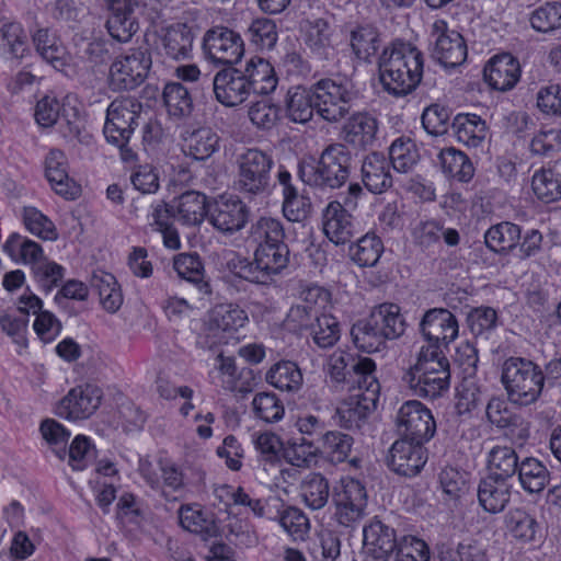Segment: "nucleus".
Instances as JSON below:
<instances>
[{
  "instance_id": "obj_1",
  "label": "nucleus",
  "mask_w": 561,
  "mask_h": 561,
  "mask_svg": "<svg viewBox=\"0 0 561 561\" xmlns=\"http://www.w3.org/2000/svg\"><path fill=\"white\" fill-rule=\"evenodd\" d=\"M423 54L410 43L394 42L378 59L382 89L394 98L407 96L420 84L423 76Z\"/></svg>"
},
{
  "instance_id": "obj_2",
  "label": "nucleus",
  "mask_w": 561,
  "mask_h": 561,
  "mask_svg": "<svg viewBox=\"0 0 561 561\" xmlns=\"http://www.w3.org/2000/svg\"><path fill=\"white\" fill-rule=\"evenodd\" d=\"M354 170V154L342 142L328 145L318 160L301 159L297 164L299 179L305 184L321 191L343 187Z\"/></svg>"
},
{
  "instance_id": "obj_3",
  "label": "nucleus",
  "mask_w": 561,
  "mask_h": 561,
  "mask_svg": "<svg viewBox=\"0 0 561 561\" xmlns=\"http://www.w3.org/2000/svg\"><path fill=\"white\" fill-rule=\"evenodd\" d=\"M501 382L511 403L528 407L536 403L542 393L543 369L528 358L511 356L503 363Z\"/></svg>"
},
{
  "instance_id": "obj_4",
  "label": "nucleus",
  "mask_w": 561,
  "mask_h": 561,
  "mask_svg": "<svg viewBox=\"0 0 561 561\" xmlns=\"http://www.w3.org/2000/svg\"><path fill=\"white\" fill-rule=\"evenodd\" d=\"M142 104L131 96L113 100L107 110L103 127L106 141L119 149L125 162H134L137 153L129 146L130 138L139 124Z\"/></svg>"
},
{
  "instance_id": "obj_5",
  "label": "nucleus",
  "mask_w": 561,
  "mask_h": 561,
  "mask_svg": "<svg viewBox=\"0 0 561 561\" xmlns=\"http://www.w3.org/2000/svg\"><path fill=\"white\" fill-rule=\"evenodd\" d=\"M236 164L234 188L243 197L255 199L271 194L273 188L271 171L275 164L271 151L248 148L237 156Z\"/></svg>"
},
{
  "instance_id": "obj_6",
  "label": "nucleus",
  "mask_w": 561,
  "mask_h": 561,
  "mask_svg": "<svg viewBox=\"0 0 561 561\" xmlns=\"http://www.w3.org/2000/svg\"><path fill=\"white\" fill-rule=\"evenodd\" d=\"M152 66L147 45L133 47L118 55L110 67L108 83L113 91H128L139 87Z\"/></svg>"
},
{
  "instance_id": "obj_7",
  "label": "nucleus",
  "mask_w": 561,
  "mask_h": 561,
  "mask_svg": "<svg viewBox=\"0 0 561 561\" xmlns=\"http://www.w3.org/2000/svg\"><path fill=\"white\" fill-rule=\"evenodd\" d=\"M285 237L283 222L273 217H260L249 230V240L256 245L254 252L284 270L290 261Z\"/></svg>"
},
{
  "instance_id": "obj_8",
  "label": "nucleus",
  "mask_w": 561,
  "mask_h": 561,
  "mask_svg": "<svg viewBox=\"0 0 561 561\" xmlns=\"http://www.w3.org/2000/svg\"><path fill=\"white\" fill-rule=\"evenodd\" d=\"M316 112L329 123H337L352 111L358 95L347 82L321 79L312 84Z\"/></svg>"
},
{
  "instance_id": "obj_9",
  "label": "nucleus",
  "mask_w": 561,
  "mask_h": 561,
  "mask_svg": "<svg viewBox=\"0 0 561 561\" xmlns=\"http://www.w3.org/2000/svg\"><path fill=\"white\" fill-rule=\"evenodd\" d=\"M202 47L207 60L225 67L233 66L244 54L240 34L226 26H215L206 31Z\"/></svg>"
},
{
  "instance_id": "obj_10",
  "label": "nucleus",
  "mask_w": 561,
  "mask_h": 561,
  "mask_svg": "<svg viewBox=\"0 0 561 561\" xmlns=\"http://www.w3.org/2000/svg\"><path fill=\"white\" fill-rule=\"evenodd\" d=\"M396 424L401 438L419 444L427 443L436 432L431 410L416 400H409L400 407Z\"/></svg>"
},
{
  "instance_id": "obj_11",
  "label": "nucleus",
  "mask_w": 561,
  "mask_h": 561,
  "mask_svg": "<svg viewBox=\"0 0 561 561\" xmlns=\"http://www.w3.org/2000/svg\"><path fill=\"white\" fill-rule=\"evenodd\" d=\"M250 209L238 196H220L208 206V222L218 232L231 236L249 221Z\"/></svg>"
},
{
  "instance_id": "obj_12",
  "label": "nucleus",
  "mask_w": 561,
  "mask_h": 561,
  "mask_svg": "<svg viewBox=\"0 0 561 561\" xmlns=\"http://www.w3.org/2000/svg\"><path fill=\"white\" fill-rule=\"evenodd\" d=\"M419 331L427 342L426 346L447 347L457 336L459 324L456 316L446 308H432L424 312Z\"/></svg>"
},
{
  "instance_id": "obj_13",
  "label": "nucleus",
  "mask_w": 561,
  "mask_h": 561,
  "mask_svg": "<svg viewBox=\"0 0 561 561\" xmlns=\"http://www.w3.org/2000/svg\"><path fill=\"white\" fill-rule=\"evenodd\" d=\"M379 123L376 116L366 111L352 113L340 131V139L345 147L367 150L377 142Z\"/></svg>"
},
{
  "instance_id": "obj_14",
  "label": "nucleus",
  "mask_w": 561,
  "mask_h": 561,
  "mask_svg": "<svg viewBox=\"0 0 561 561\" xmlns=\"http://www.w3.org/2000/svg\"><path fill=\"white\" fill-rule=\"evenodd\" d=\"M424 444L400 438L389 449L388 468L399 476L412 478L420 473L427 460Z\"/></svg>"
},
{
  "instance_id": "obj_15",
  "label": "nucleus",
  "mask_w": 561,
  "mask_h": 561,
  "mask_svg": "<svg viewBox=\"0 0 561 561\" xmlns=\"http://www.w3.org/2000/svg\"><path fill=\"white\" fill-rule=\"evenodd\" d=\"M102 390L94 385L72 388L60 401L57 414L69 420H83L92 415L101 404Z\"/></svg>"
},
{
  "instance_id": "obj_16",
  "label": "nucleus",
  "mask_w": 561,
  "mask_h": 561,
  "mask_svg": "<svg viewBox=\"0 0 561 561\" xmlns=\"http://www.w3.org/2000/svg\"><path fill=\"white\" fill-rule=\"evenodd\" d=\"M213 90L216 100L229 107L240 105L251 94L243 71L233 66L224 67L215 75Z\"/></svg>"
},
{
  "instance_id": "obj_17",
  "label": "nucleus",
  "mask_w": 561,
  "mask_h": 561,
  "mask_svg": "<svg viewBox=\"0 0 561 561\" xmlns=\"http://www.w3.org/2000/svg\"><path fill=\"white\" fill-rule=\"evenodd\" d=\"M437 34L433 57L445 68H456L467 58V45L462 35L457 31L446 30L444 21H436L433 25Z\"/></svg>"
},
{
  "instance_id": "obj_18",
  "label": "nucleus",
  "mask_w": 561,
  "mask_h": 561,
  "mask_svg": "<svg viewBox=\"0 0 561 561\" xmlns=\"http://www.w3.org/2000/svg\"><path fill=\"white\" fill-rule=\"evenodd\" d=\"M363 543L367 556L375 561H388L399 539L392 527L374 517L363 528Z\"/></svg>"
},
{
  "instance_id": "obj_19",
  "label": "nucleus",
  "mask_w": 561,
  "mask_h": 561,
  "mask_svg": "<svg viewBox=\"0 0 561 561\" xmlns=\"http://www.w3.org/2000/svg\"><path fill=\"white\" fill-rule=\"evenodd\" d=\"M378 400L375 394L368 392L366 397L351 394L335 409L332 419L336 425L350 430H362L368 417L377 408Z\"/></svg>"
},
{
  "instance_id": "obj_20",
  "label": "nucleus",
  "mask_w": 561,
  "mask_h": 561,
  "mask_svg": "<svg viewBox=\"0 0 561 561\" xmlns=\"http://www.w3.org/2000/svg\"><path fill=\"white\" fill-rule=\"evenodd\" d=\"M484 80L497 91L513 89L520 78L518 60L510 53H503L492 57L483 70Z\"/></svg>"
},
{
  "instance_id": "obj_21",
  "label": "nucleus",
  "mask_w": 561,
  "mask_h": 561,
  "mask_svg": "<svg viewBox=\"0 0 561 561\" xmlns=\"http://www.w3.org/2000/svg\"><path fill=\"white\" fill-rule=\"evenodd\" d=\"M45 176L53 190L66 199H76L80 187L68 174V160L60 149H50L45 158Z\"/></svg>"
},
{
  "instance_id": "obj_22",
  "label": "nucleus",
  "mask_w": 561,
  "mask_h": 561,
  "mask_svg": "<svg viewBox=\"0 0 561 561\" xmlns=\"http://www.w3.org/2000/svg\"><path fill=\"white\" fill-rule=\"evenodd\" d=\"M513 482L485 476L477 488L479 506L489 514L502 513L511 502Z\"/></svg>"
},
{
  "instance_id": "obj_23",
  "label": "nucleus",
  "mask_w": 561,
  "mask_h": 561,
  "mask_svg": "<svg viewBox=\"0 0 561 561\" xmlns=\"http://www.w3.org/2000/svg\"><path fill=\"white\" fill-rule=\"evenodd\" d=\"M391 162L381 152L373 151L362 161L364 186L373 194H381L392 186Z\"/></svg>"
},
{
  "instance_id": "obj_24",
  "label": "nucleus",
  "mask_w": 561,
  "mask_h": 561,
  "mask_svg": "<svg viewBox=\"0 0 561 561\" xmlns=\"http://www.w3.org/2000/svg\"><path fill=\"white\" fill-rule=\"evenodd\" d=\"M322 219L323 231L333 243L344 244L353 237V217L341 202H330L323 209Z\"/></svg>"
},
{
  "instance_id": "obj_25",
  "label": "nucleus",
  "mask_w": 561,
  "mask_h": 561,
  "mask_svg": "<svg viewBox=\"0 0 561 561\" xmlns=\"http://www.w3.org/2000/svg\"><path fill=\"white\" fill-rule=\"evenodd\" d=\"M316 99L313 89L302 85L290 87L284 98L285 117L295 124H307L313 117Z\"/></svg>"
},
{
  "instance_id": "obj_26",
  "label": "nucleus",
  "mask_w": 561,
  "mask_h": 561,
  "mask_svg": "<svg viewBox=\"0 0 561 561\" xmlns=\"http://www.w3.org/2000/svg\"><path fill=\"white\" fill-rule=\"evenodd\" d=\"M485 413L488 420L499 428L516 434L519 440H525L529 436L528 423L522 415L514 413L508 404L501 398H492L489 400Z\"/></svg>"
},
{
  "instance_id": "obj_27",
  "label": "nucleus",
  "mask_w": 561,
  "mask_h": 561,
  "mask_svg": "<svg viewBox=\"0 0 561 561\" xmlns=\"http://www.w3.org/2000/svg\"><path fill=\"white\" fill-rule=\"evenodd\" d=\"M284 271L273 262L254 252L253 261L240 259L233 263V274L250 283L267 285L274 280V277Z\"/></svg>"
},
{
  "instance_id": "obj_28",
  "label": "nucleus",
  "mask_w": 561,
  "mask_h": 561,
  "mask_svg": "<svg viewBox=\"0 0 561 561\" xmlns=\"http://www.w3.org/2000/svg\"><path fill=\"white\" fill-rule=\"evenodd\" d=\"M268 502H273L276 508V515L270 519L277 520L294 540H305L310 530V522L306 514L296 506L285 505L278 497H271Z\"/></svg>"
},
{
  "instance_id": "obj_29",
  "label": "nucleus",
  "mask_w": 561,
  "mask_h": 561,
  "mask_svg": "<svg viewBox=\"0 0 561 561\" xmlns=\"http://www.w3.org/2000/svg\"><path fill=\"white\" fill-rule=\"evenodd\" d=\"M38 55L56 70L68 65V54L58 36L47 27L37 28L32 35Z\"/></svg>"
},
{
  "instance_id": "obj_30",
  "label": "nucleus",
  "mask_w": 561,
  "mask_h": 561,
  "mask_svg": "<svg viewBox=\"0 0 561 561\" xmlns=\"http://www.w3.org/2000/svg\"><path fill=\"white\" fill-rule=\"evenodd\" d=\"M522 239V229L511 221H501L491 226L484 233L486 248L500 255H506L517 248Z\"/></svg>"
},
{
  "instance_id": "obj_31",
  "label": "nucleus",
  "mask_w": 561,
  "mask_h": 561,
  "mask_svg": "<svg viewBox=\"0 0 561 561\" xmlns=\"http://www.w3.org/2000/svg\"><path fill=\"white\" fill-rule=\"evenodd\" d=\"M250 93L270 94L275 91L278 79L273 66L261 57H253L243 71Z\"/></svg>"
},
{
  "instance_id": "obj_32",
  "label": "nucleus",
  "mask_w": 561,
  "mask_h": 561,
  "mask_svg": "<svg viewBox=\"0 0 561 561\" xmlns=\"http://www.w3.org/2000/svg\"><path fill=\"white\" fill-rule=\"evenodd\" d=\"M437 164L445 176L468 183L474 175V168L469 157L454 148L442 149L437 154Z\"/></svg>"
},
{
  "instance_id": "obj_33",
  "label": "nucleus",
  "mask_w": 561,
  "mask_h": 561,
  "mask_svg": "<svg viewBox=\"0 0 561 561\" xmlns=\"http://www.w3.org/2000/svg\"><path fill=\"white\" fill-rule=\"evenodd\" d=\"M179 518L184 529L198 534L204 539L216 537L219 534L214 514L203 510L198 504L181 506Z\"/></svg>"
},
{
  "instance_id": "obj_34",
  "label": "nucleus",
  "mask_w": 561,
  "mask_h": 561,
  "mask_svg": "<svg viewBox=\"0 0 561 561\" xmlns=\"http://www.w3.org/2000/svg\"><path fill=\"white\" fill-rule=\"evenodd\" d=\"M194 34L185 23H175L165 30L162 46L167 56L174 60L188 59L192 56Z\"/></svg>"
},
{
  "instance_id": "obj_35",
  "label": "nucleus",
  "mask_w": 561,
  "mask_h": 561,
  "mask_svg": "<svg viewBox=\"0 0 561 561\" xmlns=\"http://www.w3.org/2000/svg\"><path fill=\"white\" fill-rule=\"evenodd\" d=\"M377 330L388 340L400 337L405 331V320L396 304H381L368 317Z\"/></svg>"
},
{
  "instance_id": "obj_36",
  "label": "nucleus",
  "mask_w": 561,
  "mask_h": 561,
  "mask_svg": "<svg viewBox=\"0 0 561 561\" xmlns=\"http://www.w3.org/2000/svg\"><path fill=\"white\" fill-rule=\"evenodd\" d=\"M346 382L352 387L356 385L355 396L366 397L370 392L375 394V400H379L380 385L376 377V364L371 358L358 356L352 364Z\"/></svg>"
},
{
  "instance_id": "obj_37",
  "label": "nucleus",
  "mask_w": 561,
  "mask_h": 561,
  "mask_svg": "<svg viewBox=\"0 0 561 561\" xmlns=\"http://www.w3.org/2000/svg\"><path fill=\"white\" fill-rule=\"evenodd\" d=\"M535 195L543 203L561 199V159L549 168L537 171L531 180Z\"/></svg>"
},
{
  "instance_id": "obj_38",
  "label": "nucleus",
  "mask_w": 561,
  "mask_h": 561,
  "mask_svg": "<svg viewBox=\"0 0 561 561\" xmlns=\"http://www.w3.org/2000/svg\"><path fill=\"white\" fill-rule=\"evenodd\" d=\"M519 465V457L511 446L496 445L488 453V476L512 482Z\"/></svg>"
},
{
  "instance_id": "obj_39",
  "label": "nucleus",
  "mask_w": 561,
  "mask_h": 561,
  "mask_svg": "<svg viewBox=\"0 0 561 561\" xmlns=\"http://www.w3.org/2000/svg\"><path fill=\"white\" fill-rule=\"evenodd\" d=\"M173 268L179 277L185 279L198 289L203 295L211 293L210 285L205 280V268L197 253H180L173 260Z\"/></svg>"
},
{
  "instance_id": "obj_40",
  "label": "nucleus",
  "mask_w": 561,
  "mask_h": 561,
  "mask_svg": "<svg viewBox=\"0 0 561 561\" xmlns=\"http://www.w3.org/2000/svg\"><path fill=\"white\" fill-rule=\"evenodd\" d=\"M516 473H518L520 486L529 494L543 491L551 478L547 467L534 457L522 459Z\"/></svg>"
},
{
  "instance_id": "obj_41",
  "label": "nucleus",
  "mask_w": 561,
  "mask_h": 561,
  "mask_svg": "<svg viewBox=\"0 0 561 561\" xmlns=\"http://www.w3.org/2000/svg\"><path fill=\"white\" fill-rule=\"evenodd\" d=\"M353 445L354 438L350 434L340 431H327L317 439L319 454L323 455L332 463L346 461Z\"/></svg>"
},
{
  "instance_id": "obj_42",
  "label": "nucleus",
  "mask_w": 561,
  "mask_h": 561,
  "mask_svg": "<svg viewBox=\"0 0 561 561\" xmlns=\"http://www.w3.org/2000/svg\"><path fill=\"white\" fill-rule=\"evenodd\" d=\"M451 128L459 142L469 147H478L486 136L485 122L476 114H458L451 123Z\"/></svg>"
},
{
  "instance_id": "obj_43",
  "label": "nucleus",
  "mask_w": 561,
  "mask_h": 561,
  "mask_svg": "<svg viewBox=\"0 0 561 561\" xmlns=\"http://www.w3.org/2000/svg\"><path fill=\"white\" fill-rule=\"evenodd\" d=\"M385 247L380 237L367 232L348 249L352 261L359 267H374L380 260Z\"/></svg>"
},
{
  "instance_id": "obj_44",
  "label": "nucleus",
  "mask_w": 561,
  "mask_h": 561,
  "mask_svg": "<svg viewBox=\"0 0 561 561\" xmlns=\"http://www.w3.org/2000/svg\"><path fill=\"white\" fill-rule=\"evenodd\" d=\"M3 250L14 261H21L25 264H32V268L39 262H44L47 257L43 254L42 247L16 232L10 234L3 244Z\"/></svg>"
},
{
  "instance_id": "obj_45",
  "label": "nucleus",
  "mask_w": 561,
  "mask_h": 561,
  "mask_svg": "<svg viewBox=\"0 0 561 561\" xmlns=\"http://www.w3.org/2000/svg\"><path fill=\"white\" fill-rule=\"evenodd\" d=\"M403 381L412 390L413 394L426 399H436L448 390L449 385L438 376L435 380L423 371H415L411 367L403 376Z\"/></svg>"
},
{
  "instance_id": "obj_46",
  "label": "nucleus",
  "mask_w": 561,
  "mask_h": 561,
  "mask_svg": "<svg viewBox=\"0 0 561 561\" xmlns=\"http://www.w3.org/2000/svg\"><path fill=\"white\" fill-rule=\"evenodd\" d=\"M413 367L415 371H423L435 379L440 376L443 381L450 383L449 362L443 351H437V347L422 346Z\"/></svg>"
},
{
  "instance_id": "obj_47",
  "label": "nucleus",
  "mask_w": 561,
  "mask_h": 561,
  "mask_svg": "<svg viewBox=\"0 0 561 561\" xmlns=\"http://www.w3.org/2000/svg\"><path fill=\"white\" fill-rule=\"evenodd\" d=\"M208 201L206 195L196 191H187L179 198L178 213L184 224L199 225L204 218H208Z\"/></svg>"
},
{
  "instance_id": "obj_48",
  "label": "nucleus",
  "mask_w": 561,
  "mask_h": 561,
  "mask_svg": "<svg viewBox=\"0 0 561 561\" xmlns=\"http://www.w3.org/2000/svg\"><path fill=\"white\" fill-rule=\"evenodd\" d=\"M91 287L98 291L105 310L116 312L123 304V295L115 276L100 271L91 278Z\"/></svg>"
},
{
  "instance_id": "obj_49",
  "label": "nucleus",
  "mask_w": 561,
  "mask_h": 561,
  "mask_svg": "<svg viewBox=\"0 0 561 561\" xmlns=\"http://www.w3.org/2000/svg\"><path fill=\"white\" fill-rule=\"evenodd\" d=\"M91 287L98 291L105 310L116 312L123 304V295L115 276L100 271L91 278Z\"/></svg>"
},
{
  "instance_id": "obj_50",
  "label": "nucleus",
  "mask_w": 561,
  "mask_h": 561,
  "mask_svg": "<svg viewBox=\"0 0 561 561\" xmlns=\"http://www.w3.org/2000/svg\"><path fill=\"white\" fill-rule=\"evenodd\" d=\"M380 34L373 25H359L351 32V47L355 56L370 62L380 47Z\"/></svg>"
},
{
  "instance_id": "obj_51",
  "label": "nucleus",
  "mask_w": 561,
  "mask_h": 561,
  "mask_svg": "<svg viewBox=\"0 0 561 561\" xmlns=\"http://www.w3.org/2000/svg\"><path fill=\"white\" fill-rule=\"evenodd\" d=\"M305 44L317 59H330L334 48L331 44L329 23L323 19L316 20L306 33Z\"/></svg>"
},
{
  "instance_id": "obj_52",
  "label": "nucleus",
  "mask_w": 561,
  "mask_h": 561,
  "mask_svg": "<svg viewBox=\"0 0 561 561\" xmlns=\"http://www.w3.org/2000/svg\"><path fill=\"white\" fill-rule=\"evenodd\" d=\"M266 381L282 391H297L302 383V374L296 363L283 360L270 368Z\"/></svg>"
},
{
  "instance_id": "obj_53",
  "label": "nucleus",
  "mask_w": 561,
  "mask_h": 561,
  "mask_svg": "<svg viewBox=\"0 0 561 561\" xmlns=\"http://www.w3.org/2000/svg\"><path fill=\"white\" fill-rule=\"evenodd\" d=\"M351 335L353 343L362 352L375 353L386 347L387 339L375 328L369 318L353 324Z\"/></svg>"
},
{
  "instance_id": "obj_54",
  "label": "nucleus",
  "mask_w": 561,
  "mask_h": 561,
  "mask_svg": "<svg viewBox=\"0 0 561 561\" xmlns=\"http://www.w3.org/2000/svg\"><path fill=\"white\" fill-rule=\"evenodd\" d=\"M248 316L243 309L233 304H219L209 311V327L221 331H237L244 327Z\"/></svg>"
},
{
  "instance_id": "obj_55",
  "label": "nucleus",
  "mask_w": 561,
  "mask_h": 561,
  "mask_svg": "<svg viewBox=\"0 0 561 561\" xmlns=\"http://www.w3.org/2000/svg\"><path fill=\"white\" fill-rule=\"evenodd\" d=\"M305 504L316 511L325 506L330 496L329 481L321 473H309L300 485Z\"/></svg>"
},
{
  "instance_id": "obj_56",
  "label": "nucleus",
  "mask_w": 561,
  "mask_h": 561,
  "mask_svg": "<svg viewBox=\"0 0 561 561\" xmlns=\"http://www.w3.org/2000/svg\"><path fill=\"white\" fill-rule=\"evenodd\" d=\"M283 457L296 467L309 466L319 455L317 439L306 437H291L284 442Z\"/></svg>"
},
{
  "instance_id": "obj_57",
  "label": "nucleus",
  "mask_w": 561,
  "mask_h": 561,
  "mask_svg": "<svg viewBox=\"0 0 561 561\" xmlns=\"http://www.w3.org/2000/svg\"><path fill=\"white\" fill-rule=\"evenodd\" d=\"M185 148L195 160H205L218 150L219 136L208 127L198 128L185 138Z\"/></svg>"
},
{
  "instance_id": "obj_58",
  "label": "nucleus",
  "mask_w": 561,
  "mask_h": 561,
  "mask_svg": "<svg viewBox=\"0 0 561 561\" xmlns=\"http://www.w3.org/2000/svg\"><path fill=\"white\" fill-rule=\"evenodd\" d=\"M420 160V153L415 142L409 137L397 138L389 148V161L394 170L407 173L412 170Z\"/></svg>"
},
{
  "instance_id": "obj_59",
  "label": "nucleus",
  "mask_w": 561,
  "mask_h": 561,
  "mask_svg": "<svg viewBox=\"0 0 561 561\" xmlns=\"http://www.w3.org/2000/svg\"><path fill=\"white\" fill-rule=\"evenodd\" d=\"M163 102L168 113L178 118L188 116L193 111V100L188 89L180 82L165 84Z\"/></svg>"
},
{
  "instance_id": "obj_60",
  "label": "nucleus",
  "mask_w": 561,
  "mask_h": 561,
  "mask_svg": "<svg viewBox=\"0 0 561 561\" xmlns=\"http://www.w3.org/2000/svg\"><path fill=\"white\" fill-rule=\"evenodd\" d=\"M506 527L512 536L523 542L535 540L539 525L524 508H513L505 516Z\"/></svg>"
},
{
  "instance_id": "obj_61",
  "label": "nucleus",
  "mask_w": 561,
  "mask_h": 561,
  "mask_svg": "<svg viewBox=\"0 0 561 561\" xmlns=\"http://www.w3.org/2000/svg\"><path fill=\"white\" fill-rule=\"evenodd\" d=\"M309 334L319 348H331L340 340V322L332 314L321 312Z\"/></svg>"
},
{
  "instance_id": "obj_62",
  "label": "nucleus",
  "mask_w": 561,
  "mask_h": 561,
  "mask_svg": "<svg viewBox=\"0 0 561 561\" xmlns=\"http://www.w3.org/2000/svg\"><path fill=\"white\" fill-rule=\"evenodd\" d=\"M249 42L260 50H271L275 47L278 33L275 21L259 18L252 21L247 31Z\"/></svg>"
},
{
  "instance_id": "obj_63",
  "label": "nucleus",
  "mask_w": 561,
  "mask_h": 561,
  "mask_svg": "<svg viewBox=\"0 0 561 561\" xmlns=\"http://www.w3.org/2000/svg\"><path fill=\"white\" fill-rule=\"evenodd\" d=\"M500 320L496 310L489 306L472 308L467 314V324L476 336L488 339L499 327Z\"/></svg>"
},
{
  "instance_id": "obj_64",
  "label": "nucleus",
  "mask_w": 561,
  "mask_h": 561,
  "mask_svg": "<svg viewBox=\"0 0 561 561\" xmlns=\"http://www.w3.org/2000/svg\"><path fill=\"white\" fill-rule=\"evenodd\" d=\"M529 22L539 33H551L561 28V3L551 1L538 7L530 13Z\"/></svg>"
}]
</instances>
